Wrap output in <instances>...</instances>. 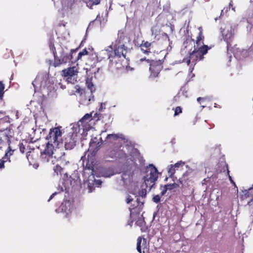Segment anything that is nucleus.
<instances>
[{"instance_id": "obj_57", "label": "nucleus", "mask_w": 253, "mask_h": 253, "mask_svg": "<svg viewBox=\"0 0 253 253\" xmlns=\"http://www.w3.org/2000/svg\"><path fill=\"white\" fill-rule=\"evenodd\" d=\"M92 93L91 94V96H90L89 98L88 99V102L87 103H86V104H88L89 103V102H90L91 101H94V96L93 95H92Z\"/></svg>"}, {"instance_id": "obj_55", "label": "nucleus", "mask_w": 253, "mask_h": 253, "mask_svg": "<svg viewBox=\"0 0 253 253\" xmlns=\"http://www.w3.org/2000/svg\"><path fill=\"white\" fill-rule=\"evenodd\" d=\"M76 92L82 95L84 93V89L79 87L77 89Z\"/></svg>"}, {"instance_id": "obj_41", "label": "nucleus", "mask_w": 253, "mask_h": 253, "mask_svg": "<svg viewBox=\"0 0 253 253\" xmlns=\"http://www.w3.org/2000/svg\"><path fill=\"white\" fill-rule=\"evenodd\" d=\"M142 242V238L139 237L137 239V247L136 249L139 253H141V244Z\"/></svg>"}, {"instance_id": "obj_59", "label": "nucleus", "mask_w": 253, "mask_h": 253, "mask_svg": "<svg viewBox=\"0 0 253 253\" xmlns=\"http://www.w3.org/2000/svg\"><path fill=\"white\" fill-rule=\"evenodd\" d=\"M105 104L104 103H101L100 105V107L99 108V111H102V110L104 108V106H105Z\"/></svg>"}, {"instance_id": "obj_42", "label": "nucleus", "mask_w": 253, "mask_h": 253, "mask_svg": "<svg viewBox=\"0 0 253 253\" xmlns=\"http://www.w3.org/2000/svg\"><path fill=\"white\" fill-rule=\"evenodd\" d=\"M4 84L0 82V99H2L4 93Z\"/></svg>"}, {"instance_id": "obj_44", "label": "nucleus", "mask_w": 253, "mask_h": 253, "mask_svg": "<svg viewBox=\"0 0 253 253\" xmlns=\"http://www.w3.org/2000/svg\"><path fill=\"white\" fill-rule=\"evenodd\" d=\"M139 214H140V212L139 213H138L137 212H134L131 217L130 216V219H132V220H128L127 224L130 225V226H131L132 223L133 222V220L137 216V215H139Z\"/></svg>"}, {"instance_id": "obj_61", "label": "nucleus", "mask_w": 253, "mask_h": 253, "mask_svg": "<svg viewBox=\"0 0 253 253\" xmlns=\"http://www.w3.org/2000/svg\"><path fill=\"white\" fill-rule=\"evenodd\" d=\"M232 7V9L234 11H235V7H233V5H232V0H230V1L229 2V8H230V7Z\"/></svg>"}, {"instance_id": "obj_5", "label": "nucleus", "mask_w": 253, "mask_h": 253, "mask_svg": "<svg viewBox=\"0 0 253 253\" xmlns=\"http://www.w3.org/2000/svg\"><path fill=\"white\" fill-rule=\"evenodd\" d=\"M146 175L144 177V183L147 188H149L150 191L152 188L155 187V181L158 178V171L157 168L153 165L149 164L146 168Z\"/></svg>"}, {"instance_id": "obj_36", "label": "nucleus", "mask_w": 253, "mask_h": 253, "mask_svg": "<svg viewBox=\"0 0 253 253\" xmlns=\"http://www.w3.org/2000/svg\"><path fill=\"white\" fill-rule=\"evenodd\" d=\"M14 150H12L10 147L9 146L7 148V151L6 152L4 156L2 158L3 159H9V157L13 154Z\"/></svg>"}, {"instance_id": "obj_34", "label": "nucleus", "mask_w": 253, "mask_h": 253, "mask_svg": "<svg viewBox=\"0 0 253 253\" xmlns=\"http://www.w3.org/2000/svg\"><path fill=\"white\" fill-rule=\"evenodd\" d=\"M181 95L185 96V97H188L187 95V90L186 89V88L184 87H182L180 91L178 93L177 96L179 97ZM176 97V96L174 97Z\"/></svg>"}, {"instance_id": "obj_51", "label": "nucleus", "mask_w": 253, "mask_h": 253, "mask_svg": "<svg viewBox=\"0 0 253 253\" xmlns=\"http://www.w3.org/2000/svg\"><path fill=\"white\" fill-rule=\"evenodd\" d=\"M143 46H140V49L144 53V54H147L148 53L151 52V50H148V49L146 48L145 49L143 48Z\"/></svg>"}, {"instance_id": "obj_33", "label": "nucleus", "mask_w": 253, "mask_h": 253, "mask_svg": "<svg viewBox=\"0 0 253 253\" xmlns=\"http://www.w3.org/2000/svg\"><path fill=\"white\" fill-rule=\"evenodd\" d=\"M41 158L44 162H48L50 159L52 158V155L41 154Z\"/></svg>"}, {"instance_id": "obj_54", "label": "nucleus", "mask_w": 253, "mask_h": 253, "mask_svg": "<svg viewBox=\"0 0 253 253\" xmlns=\"http://www.w3.org/2000/svg\"><path fill=\"white\" fill-rule=\"evenodd\" d=\"M146 242H147V240L146 239H145V238H143V243H142V247H143V253H144L145 252V248L146 249Z\"/></svg>"}, {"instance_id": "obj_7", "label": "nucleus", "mask_w": 253, "mask_h": 253, "mask_svg": "<svg viewBox=\"0 0 253 253\" xmlns=\"http://www.w3.org/2000/svg\"><path fill=\"white\" fill-rule=\"evenodd\" d=\"M220 33L223 40L227 44V51L228 55V51L231 46V43L234 39V30L233 29L231 24L227 22L225 24H222L220 28Z\"/></svg>"}, {"instance_id": "obj_26", "label": "nucleus", "mask_w": 253, "mask_h": 253, "mask_svg": "<svg viewBox=\"0 0 253 253\" xmlns=\"http://www.w3.org/2000/svg\"><path fill=\"white\" fill-rule=\"evenodd\" d=\"M101 24V22L99 20H98L97 18L95 19L94 20L90 22L86 29V35L87 34V33L89 29H92L94 26H98Z\"/></svg>"}, {"instance_id": "obj_20", "label": "nucleus", "mask_w": 253, "mask_h": 253, "mask_svg": "<svg viewBox=\"0 0 253 253\" xmlns=\"http://www.w3.org/2000/svg\"><path fill=\"white\" fill-rule=\"evenodd\" d=\"M62 72L65 77H74L77 75L78 72L76 67H72L63 70Z\"/></svg>"}, {"instance_id": "obj_49", "label": "nucleus", "mask_w": 253, "mask_h": 253, "mask_svg": "<svg viewBox=\"0 0 253 253\" xmlns=\"http://www.w3.org/2000/svg\"><path fill=\"white\" fill-rule=\"evenodd\" d=\"M182 112V108L180 107H176L175 109L174 116L179 115Z\"/></svg>"}, {"instance_id": "obj_18", "label": "nucleus", "mask_w": 253, "mask_h": 253, "mask_svg": "<svg viewBox=\"0 0 253 253\" xmlns=\"http://www.w3.org/2000/svg\"><path fill=\"white\" fill-rule=\"evenodd\" d=\"M122 152L119 150V145L114 146L113 148H108L105 152L106 157L116 158L121 157Z\"/></svg>"}, {"instance_id": "obj_58", "label": "nucleus", "mask_w": 253, "mask_h": 253, "mask_svg": "<svg viewBox=\"0 0 253 253\" xmlns=\"http://www.w3.org/2000/svg\"><path fill=\"white\" fill-rule=\"evenodd\" d=\"M188 42H191L192 41L191 40H189V41L186 40V41L184 42L183 46H184L185 48H186L187 47V43H188Z\"/></svg>"}, {"instance_id": "obj_46", "label": "nucleus", "mask_w": 253, "mask_h": 253, "mask_svg": "<svg viewBox=\"0 0 253 253\" xmlns=\"http://www.w3.org/2000/svg\"><path fill=\"white\" fill-rule=\"evenodd\" d=\"M152 200L155 203H159L161 201V196L159 195H155L153 197Z\"/></svg>"}, {"instance_id": "obj_35", "label": "nucleus", "mask_w": 253, "mask_h": 253, "mask_svg": "<svg viewBox=\"0 0 253 253\" xmlns=\"http://www.w3.org/2000/svg\"><path fill=\"white\" fill-rule=\"evenodd\" d=\"M53 170L54 172L58 175L59 174H62V172L63 171V169L59 165H56L55 167H54Z\"/></svg>"}, {"instance_id": "obj_50", "label": "nucleus", "mask_w": 253, "mask_h": 253, "mask_svg": "<svg viewBox=\"0 0 253 253\" xmlns=\"http://www.w3.org/2000/svg\"><path fill=\"white\" fill-rule=\"evenodd\" d=\"M18 146H19L20 151L22 153H24L25 152V146L23 145V143L22 142L19 143Z\"/></svg>"}, {"instance_id": "obj_21", "label": "nucleus", "mask_w": 253, "mask_h": 253, "mask_svg": "<svg viewBox=\"0 0 253 253\" xmlns=\"http://www.w3.org/2000/svg\"><path fill=\"white\" fill-rule=\"evenodd\" d=\"M73 3V0H61L63 10L66 11L71 9Z\"/></svg>"}, {"instance_id": "obj_13", "label": "nucleus", "mask_w": 253, "mask_h": 253, "mask_svg": "<svg viewBox=\"0 0 253 253\" xmlns=\"http://www.w3.org/2000/svg\"><path fill=\"white\" fill-rule=\"evenodd\" d=\"M93 120L92 114H85L77 124L74 125H79L80 130H82L83 133L87 131L91 128V126L88 124Z\"/></svg>"}, {"instance_id": "obj_52", "label": "nucleus", "mask_w": 253, "mask_h": 253, "mask_svg": "<svg viewBox=\"0 0 253 253\" xmlns=\"http://www.w3.org/2000/svg\"><path fill=\"white\" fill-rule=\"evenodd\" d=\"M184 164V162H182V161H179V162H178L177 163H175L173 166L175 168H179L180 166L183 165Z\"/></svg>"}, {"instance_id": "obj_31", "label": "nucleus", "mask_w": 253, "mask_h": 253, "mask_svg": "<svg viewBox=\"0 0 253 253\" xmlns=\"http://www.w3.org/2000/svg\"><path fill=\"white\" fill-rule=\"evenodd\" d=\"M84 1L86 3V5L92 8V6L93 5H97L100 2V0H84Z\"/></svg>"}, {"instance_id": "obj_28", "label": "nucleus", "mask_w": 253, "mask_h": 253, "mask_svg": "<svg viewBox=\"0 0 253 253\" xmlns=\"http://www.w3.org/2000/svg\"><path fill=\"white\" fill-rule=\"evenodd\" d=\"M91 175L88 176V178H89V180L91 181V182H93L94 184L96 186H99V185H100L102 183V181L99 179H98V180L96 179L95 178V177L96 176V174H94L91 172Z\"/></svg>"}, {"instance_id": "obj_56", "label": "nucleus", "mask_w": 253, "mask_h": 253, "mask_svg": "<svg viewBox=\"0 0 253 253\" xmlns=\"http://www.w3.org/2000/svg\"><path fill=\"white\" fill-rule=\"evenodd\" d=\"M65 152H61V156L57 157L58 159H59L61 160H65L64 156H65Z\"/></svg>"}, {"instance_id": "obj_37", "label": "nucleus", "mask_w": 253, "mask_h": 253, "mask_svg": "<svg viewBox=\"0 0 253 253\" xmlns=\"http://www.w3.org/2000/svg\"><path fill=\"white\" fill-rule=\"evenodd\" d=\"M87 51L86 49V48L84 49L82 51L80 52L78 54V55L77 57L74 58L75 59H76V61L77 60H78L80 59H81L83 55H86V54H87Z\"/></svg>"}, {"instance_id": "obj_62", "label": "nucleus", "mask_w": 253, "mask_h": 253, "mask_svg": "<svg viewBox=\"0 0 253 253\" xmlns=\"http://www.w3.org/2000/svg\"><path fill=\"white\" fill-rule=\"evenodd\" d=\"M229 9H230V8H229V7H226V8H224V9L221 10V15L223 13L224 11H225V12H227L228 11Z\"/></svg>"}, {"instance_id": "obj_11", "label": "nucleus", "mask_w": 253, "mask_h": 253, "mask_svg": "<svg viewBox=\"0 0 253 253\" xmlns=\"http://www.w3.org/2000/svg\"><path fill=\"white\" fill-rule=\"evenodd\" d=\"M121 138L122 140L124 139V135L122 134H108L104 141L102 140V138L100 137L101 140V144L103 143L104 144L107 145V146H117L119 142V139Z\"/></svg>"}, {"instance_id": "obj_8", "label": "nucleus", "mask_w": 253, "mask_h": 253, "mask_svg": "<svg viewBox=\"0 0 253 253\" xmlns=\"http://www.w3.org/2000/svg\"><path fill=\"white\" fill-rule=\"evenodd\" d=\"M131 194L136 199L129 208L131 217L134 212L139 213L142 210L143 207L144 201H141L139 197H141L142 199L144 198L146 195V190L144 189H141L138 192V195H135L134 193H132Z\"/></svg>"}, {"instance_id": "obj_38", "label": "nucleus", "mask_w": 253, "mask_h": 253, "mask_svg": "<svg viewBox=\"0 0 253 253\" xmlns=\"http://www.w3.org/2000/svg\"><path fill=\"white\" fill-rule=\"evenodd\" d=\"M175 167L172 165H170L169 166L168 173L170 177H171L175 173Z\"/></svg>"}, {"instance_id": "obj_14", "label": "nucleus", "mask_w": 253, "mask_h": 253, "mask_svg": "<svg viewBox=\"0 0 253 253\" xmlns=\"http://www.w3.org/2000/svg\"><path fill=\"white\" fill-rule=\"evenodd\" d=\"M162 68V62L161 60L158 61L151 60L149 68V70L151 71L150 76L153 77H157Z\"/></svg>"}, {"instance_id": "obj_1", "label": "nucleus", "mask_w": 253, "mask_h": 253, "mask_svg": "<svg viewBox=\"0 0 253 253\" xmlns=\"http://www.w3.org/2000/svg\"><path fill=\"white\" fill-rule=\"evenodd\" d=\"M51 50L52 51L54 57V66L56 67L62 64H66L67 63L71 62L72 63L76 62V59L74 58L75 55L76 54L79 48L73 49L71 50L70 53L66 52L64 51L62 48H61L59 54L57 55L55 47L54 45H50Z\"/></svg>"}, {"instance_id": "obj_25", "label": "nucleus", "mask_w": 253, "mask_h": 253, "mask_svg": "<svg viewBox=\"0 0 253 253\" xmlns=\"http://www.w3.org/2000/svg\"><path fill=\"white\" fill-rule=\"evenodd\" d=\"M190 172L188 171L185 172L181 177L179 178L178 181L180 184L182 185H185L189 179V174Z\"/></svg>"}, {"instance_id": "obj_6", "label": "nucleus", "mask_w": 253, "mask_h": 253, "mask_svg": "<svg viewBox=\"0 0 253 253\" xmlns=\"http://www.w3.org/2000/svg\"><path fill=\"white\" fill-rule=\"evenodd\" d=\"M10 118L5 116L0 119V136L5 139L8 145H10V140L14 135L13 130L10 127Z\"/></svg>"}, {"instance_id": "obj_4", "label": "nucleus", "mask_w": 253, "mask_h": 253, "mask_svg": "<svg viewBox=\"0 0 253 253\" xmlns=\"http://www.w3.org/2000/svg\"><path fill=\"white\" fill-rule=\"evenodd\" d=\"M77 179L73 178L71 176L68 177L67 173H64L62 181L59 182L57 187V191L50 196L47 201L49 202L55 196L59 195L61 192L64 191H66V193L68 192L69 189L74 187L77 184Z\"/></svg>"}, {"instance_id": "obj_64", "label": "nucleus", "mask_w": 253, "mask_h": 253, "mask_svg": "<svg viewBox=\"0 0 253 253\" xmlns=\"http://www.w3.org/2000/svg\"><path fill=\"white\" fill-rule=\"evenodd\" d=\"M206 98H203V97H198L197 99L198 102H199L201 100H205Z\"/></svg>"}, {"instance_id": "obj_39", "label": "nucleus", "mask_w": 253, "mask_h": 253, "mask_svg": "<svg viewBox=\"0 0 253 253\" xmlns=\"http://www.w3.org/2000/svg\"><path fill=\"white\" fill-rule=\"evenodd\" d=\"M165 187L167 188L168 190H171L173 189L176 188L179 186V185L175 183H173L172 184H168L164 185Z\"/></svg>"}, {"instance_id": "obj_45", "label": "nucleus", "mask_w": 253, "mask_h": 253, "mask_svg": "<svg viewBox=\"0 0 253 253\" xmlns=\"http://www.w3.org/2000/svg\"><path fill=\"white\" fill-rule=\"evenodd\" d=\"M152 43L149 42H145L143 44L142 43L140 46H143L145 47V48H147L148 49V50H151V46L152 45Z\"/></svg>"}, {"instance_id": "obj_17", "label": "nucleus", "mask_w": 253, "mask_h": 253, "mask_svg": "<svg viewBox=\"0 0 253 253\" xmlns=\"http://www.w3.org/2000/svg\"><path fill=\"white\" fill-rule=\"evenodd\" d=\"M112 49V45L109 46L107 49L102 50L99 52L97 54H95V57L97 58V61H100L103 59L107 58L110 59V62L113 61V56H110L111 53V49Z\"/></svg>"}, {"instance_id": "obj_63", "label": "nucleus", "mask_w": 253, "mask_h": 253, "mask_svg": "<svg viewBox=\"0 0 253 253\" xmlns=\"http://www.w3.org/2000/svg\"><path fill=\"white\" fill-rule=\"evenodd\" d=\"M141 62L144 61V60H146L148 62L150 63V62H151V60H150L149 59H146V58L145 57V58H141L140 59V60Z\"/></svg>"}, {"instance_id": "obj_16", "label": "nucleus", "mask_w": 253, "mask_h": 253, "mask_svg": "<svg viewBox=\"0 0 253 253\" xmlns=\"http://www.w3.org/2000/svg\"><path fill=\"white\" fill-rule=\"evenodd\" d=\"M72 209L73 205L72 202L70 200H64L60 207L56 209L55 211L57 213H65L66 214L65 216L67 217L71 212Z\"/></svg>"}, {"instance_id": "obj_19", "label": "nucleus", "mask_w": 253, "mask_h": 253, "mask_svg": "<svg viewBox=\"0 0 253 253\" xmlns=\"http://www.w3.org/2000/svg\"><path fill=\"white\" fill-rule=\"evenodd\" d=\"M133 172L130 169L124 171L122 175V180L125 185L129 184L132 179Z\"/></svg>"}, {"instance_id": "obj_60", "label": "nucleus", "mask_w": 253, "mask_h": 253, "mask_svg": "<svg viewBox=\"0 0 253 253\" xmlns=\"http://www.w3.org/2000/svg\"><path fill=\"white\" fill-rule=\"evenodd\" d=\"M248 205L250 206H253V195L251 200L248 202Z\"/></svg>"}, {"instance_id": "obj_27", "label": "nucleus", "mask_w": 253, "mask_h": 253, "mask_svg": "<svg viewBox=\"0 0 253 253\" xmlns=\"http://www.w3.org/2000/svg\"><path fill=\"white\" fill-rule=\"evenodd\" d=\"M135 224L136 225L140 227L141 228V229L142 230L143 228L145 226V221L142 215H141V216L138 217Z\"/></svg>"}, {"instance_id": "obj_48", "label": "nucleus", "mask_w": 253, "mask_h": 253, "mask_svg": "<svg viewBox=\"0 0 253 253\" xmlns=\"http://www.w3.org/2000/svg\"><path fill=\"white\" fill-rule=\"evenodd\" d=\"M160 189L162 190V192L161 193V196H163L166 193L167 191L168 190L166 187H165V186H163L162 185H161L160 186Z\"/></svg>"}, {"instance_id": "obj_2", "label": "nucleus", "mask_w": 253, "mask_h": 253, "mask_svg": "<svg viewBox=\"0 0 253 253\" xmlns=\"http://www.w3.org/2000/svg\"><path fill=\"white\" fill-rule=\"evenodd\" d=\"M127 38L123 35L119 36L117 40L112 43V49L110 56H113V59L123 57L126 58L128 48L125 45Z\"/></svg>"}, {"instance_id": "obj_12", "label": "nucleus", "mask_w": 253, "mask_h": 253, "mask_svg": "<svg viewBox=\"0 0 253 253\" xmlns=\"http://www.w3.org/2000/svg\"><path fill=\"white\" fill-rule=\"evenodd\" d=\"M91 172L96 174V177H110L115 174L114 169L112 168H99L96 169H92Z\"/></svg>"}, {"instance_id": "obj_10", "label": "nucleus", "mask_w": 253, "mask_h": 253, "mask_svg": "<svg viewBox=\"0 0 253 253\" xmlns=\"http://www.w3.org/2000/svg\"><path fill=\"white\" fill-rule=\"evenodd\" d=\"M32 84L34 87L35 91H36L37 85H39L41 88H45L48 87L50 84V81L48 76L46 74H39L32 82Z\"/></svg>"}, {"instance_id": "obj_3", "label": "nucleus", "mask_w": 253, "mask_h": 253, "mask_svg": "<svg viewBox=\"0 0 253 253\" xmlns=\"http://www.w3.org/2000/svg\"><path fill=\"white\" fill-rule=\"evenodd\" d=\"M79 125H73L72 130L64 137L62 143H64L66 150H72L76 145L81 134Z\"/></svg>"}, {"instance_id": "obj_47", "label": "nucleus", "mask_w": 253, "mask_h": 253, "mask_svg": "<svg viewBox=\"0 0 253 253\" xmlns=\"http://www.w3.org/2000/svg\"><path fill=\"white\" fill-rule=\"evenodd\" d=\"M134 201V198L132 196L127 195L126 199V202L127 204H130L131 202Z\"/></svg>"}, {"instance_id": "obj_32", "label": "nucleus", "mask_w": 253, "mask_h": 253, "mask_svg": "<svg viewBox=\"0 0 253 253\" xmlns=\"http://www.w3.org/2000/svg\"><path fill=\"white\" fill-rule=\"evenodd\" d=\"M209 49L210 48L208 46L204 45V44L198 46V49L199 51H200L201 53H202L203 56L207 53Z\"/></svg>"}, {"instance_id": "obj_22", "label": "nucleus", "mask_w": 253, "mask_h": 253, "mask_svg": "<svg viewBox=\"0 0 253 253\" xmlns=\"http://www.w3.org/2000/svg\"><path fill=\"white\" fill-rule=\"evenodd\" d=\"M199 60L198 58L195 55L194 53L192 51L190 53L189 56L188 58L184 59L183 61L186 62L187 65H189L191 61L194 65L196 64L197 61Z\"/></svg>"}, {"instance_id": "obj_40", "label": "nucleus", "mask_w": 253, "mask_h": 253, "mask_svg": "<svg viewBox=\"0 0 253 253\" xmlns=\"http://www.w3.org/2000/svg\"><path fill=\"white\" fill-rule=\"evenodd\" d=\"M94 183L90 181L89 179H88V184L87 187L88 189V192H92L95 189Z\"/></svg>"}, {"instance_id": "obj_29", "label": "nucleus", "mask_w": 253, "mask_h": 253, "mask_svg": "<svg viewBox=\"0 0 253 253\" xmlns=\"http://www.w3.org/2000/svg\"><path fill=\"white\" fill-rule=\"evenodd\" d=\"M253 189V184L251 187H250L248 189L244 190L243 191V194L241 195V198L242 199H245L250 197L251 192Z\"/></svg>"}, {"instance_id": "obj_53", "label": "nucleus", "mask_w": 253, "mask_h": 253, "mask_svg": "<svg viewBox=\"0 0 253 253\" xmlns=\"http://www.w3.org/2000/svg\"><path fill=\"white\" fill-rule=\"evenodd\" d=\"M5 161L2 158L0 162V169H2L4 168V163Z\"/></svg>"}, {"instance_id": "obj_15", "label": "nucleus", "mask_w": 253, "mask_h": 253, "mask_svg": "<svg viewBox=\"0 0 253 253\" xmlns=\"http://www.w3.org/2000/svg\"><path fill=\"white\" fill-rule=\"evenodd\" d=\"M202 28L200 27L199 29L200 30L198 36L196 40V45H194V49L193 51L195 55L198 58L199 60H203L204 58V56L202 53H201L200 51H199L198 49V46L201 44H204L203 40L204 39V37L203 35L202 31L201 30Z\"/></svg>"}, {"instance_id": "obj_9", "label": "nucleus", "mask_w": 253, "mask_h": 253, "mask_svg": "<svg viewBox=\"0 0 253 253\" xmlns=\"http://www.w3.org/2000/svg\"><path fill=\"white\" fill-rule=\"evenodd\" d=\"M62 132L59 127H55L51 128L48 134L46 137V139L48 140L47 142L54 144V145L58 146L59 145Z\"/></svg>"}, {"instance_id": "obj_30", "label": "nucleus", "mask_w": 253, "mask_h": 253, "mask_svg": "<svg viewBox=\"0 0 253 253\" xmlns=\"http://www.w3.org/2000/svg\"><path fill=\"white\" fill-rule=\"evenodd\" d=\"M86 85L87 88L90 90V92L92 94L95 90V87L91 82V79L87 78L86 80Z\"/></svg>"}, {"instance_id": "obj_43", "label": "nucleus", "mask_w": 253, "mask_h": 253, "mask_svg": "<svg viewBox=\"0 0 253 253\" xmlns=\"http://www.w3.org/2000/svg\"><path fill=\"white\" fill-rule=\"evenodd\" d=\"M66 78V80L68 83L71 84H74L76 82L74 77H65Z\"/></svg>"}, {"instance_id": "obj_24", "label": "nucleus", "mask_w": 253, "mask_h": 253, "mask_svg": "<svg viewBox=\"0 0 253 253\" xmlns=\"http://www.w3.org/2000/svg\"><path fill=\"white\" fill-rule=\"evenodd\" d=\"M98 139L96 137L94 139H91V141L89 143V149L90 150L94 149V150H97L99 147L102 144H100L99 142H97Z\"/></svg>"}, {"instance_id": "obj_23", "label": "nucleus", "mask_w": 253, "mask_h": 253, "mask_svg": "<svg viewBox=\"0 0 253 253\" xmlns=\"http://www.w3.org/2000/svg\"><path fill=\"white\" fill-rule=\"evenodd\" d=\"M54 144L51 143L49 142H47L46 145V147L44 150L41 152V154H46L48 155H53V145Z\"/></svg>"}]
</instances>
